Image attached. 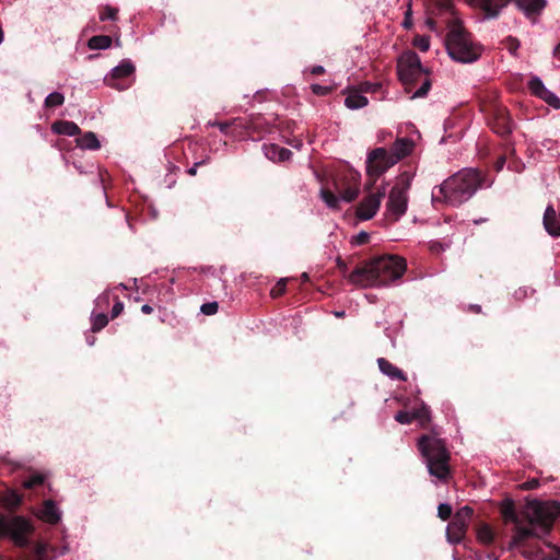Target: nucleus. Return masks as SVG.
Returning <instances> with one entry per match:
<instances>
[{"instance_id": "nucleus-1", "label": "nucleus", "mask_w": 560, "mask_h": 560, "mask_svg": "<svg viewBox=\"0 0 560 560\" xmlns=\"http://www.w3.org/2000/svg\"><path fill=\"white\" fill-rule=\"evenodd\" d=\"M505 524L512 523V537L508 550L518 551L525 558H544L540 539L548 535L560 516L559 502H529L525 510L517 512L509 500L501 508Z\"/></svg>"}, {"instance_id": "nucleus-2", "label": "nucleus", "mask_w": 560, "mask_h": 560, "mask_svg": "<svg viewBox=\"0 0 560 560\" xmlns=\"http://www.w3.org/2000/svg\"><path fill=\"white\" fill-rule=\"evenodd\" d=\"M407 269L406 260L399 256L384 255L358 265L348 277L359 287L387 285L400 279Z\"/></svg>"}, {"instance_id": "nucleus-3", "label": "nucleus", "mask_w": 560, "mask_h": 560, "mask_svg": "<svg viewBox=\"0 0 560 560\" xmlns=\"http://www.w3.org/2000/svg\"><path fill=\"white\" fill-rule=\"evenodd\" d=\"M485 183L486 176L479 170L464 168L444 180L439 186V192H432V200L459 206L469 200Z\"/></svg>"}, {"instance_id": "nucleus-4", "label": "nucleus", "mask_w": 560, "mask_h": 560, "mask_svg": "<svg viewBox=\"0 0 560 560\" xmlns=\"http://www.w3.org/2000/svg\"><path fill=\"white\" fill-rule=\"evenodd\" d=\"M418 450L425 459L429 474L446 482L451 477V454L445 442L434 435L424 434L418 440Z\"/></svg>"}, {"instance_id": "nucleus-5", "label": "nucleus", "mask_w": 560, "mask_h": 560, "mask_svg": "<svg viewBox=\"0 0 560 560\" xmlns=\"http://www.w3.org/2000/svg\"><path fill=\"white\" fill-rule=\"evenodd\" d=\"M35 530L32 522L24 516L0 515V537H8L19 548L31 547V537ZM46 545L35 542L32 545V552L37 560H43L46 555Z\"/></svg>"}, {"instance_id": "nucleus-6", "label": "nucleus", "mask_w": 560, "mask_h": 560, "mask_svg": "<svg viewBox=\"0 0 560 560\" xmlns=\"http://www.w3.org/2000/svg\"><path fill=\"white\" fill-rule=\"evenodd\" d=\"M446 49L450 57L459 62H474L480 55V47L475 45L471 35L458 21H455L446 35Z\"/></svg>"}, {"instance_id": "nucleus-7", "label": "nucleus", "mask_w": 560, "mask_h": 560, "mask_svg": "<svg viewBox=\"0 0 560 560\" xmlns=\"http://www.w3.org/2000/svg\"><path fill=\"white\" fill-rule=\"evenodd\" d=\"M479 109L486 115L490 128L501 137L512 132V120L505 107L499 104L494 95L479 98Z\"/></svg>"}, {"instance_id": "nucleus-8", "label": "nucleus", "mask_w": 560, "mask_h": 560, "mask_svg": "<svg viewBox=\"0 0 560 560\" xmlns=\"http://www.w3.org/2000/svg\"><path fill=\"white\" fill-rule=\"evenodd\" d=\"M397 73L407 92H411L416 83L420 81L424 74H429L422 67L419 56L412 50H407L399 56L397 60Z\"/></svg>"}, {"instance_id": "nucleus-9", "label": "nucleus", "mask_w": 560, "mask_h": 560, "mask_svg": "<svg viewBox=\"0 0 560 560\" xmlns=\"http://www.w3.org/2000/svg\"><path fill=\"white\" fill-rule=\"evenodd\" d=\"M361 175L352 168L339 171L332 178L334 189L347 202L357 199L360 191Z\"/></svg>"}, {"instance_id": "nucleus-10", "label": "nucleus", "mask_w": 560, "mask_h": 560, "mask_svg": "<svg viewBox=\"0 0 560 560\" xmlns=\"http://www.w3.org/2000/svg\"><path fill=\"white\" fill-rule=\"evenodd\" d=\"M393 156L384 148L372 150L366 159V174L370 180V187L375 184L377 178L394 164H389Z\"/></svg>"}, {"instance_id": "nucleus-11", "label": "nucleus", "mask_w": 560, "mask_h": 560, "mask_svg": "<svg viewBox=\"0 0 560 560\" xmlns=\"http://www.w3.org/2000/svg\"><path fill=\"white\" fill-rule=\"evenodd\" d=\"M474 510L466 505L459 509L447 526V538L453 544H458L464 538Z\"/></svg>"}, {"instance_id": "nucleus-12", "label": "nucleus", "mask_w": 560, "mask_h": 560, "mask_svg": "<svg viewBox=\"0 0 560 560\" xmlns=\"http://www.w3.org/2000/svg\"><path fill=\"white\" fill-rule=\"evenodd\" d=\"M136 71L135 65L129 59H124L118 66H116L109 74L104 79L107 86L124 91L128 89V84L122 83L121 80L130 77Z\"/></svg>"}, {"instance_id": "nucleus-13", "label": "nucleus", "mask_w": 560, "mask_h": 560, "mask_svg": "<svg viewBox=\"0 0 560 560\" xmlns=\"http://www.w3.org/2000/svg\"><path fill=\"white\" fill-rule=\"evenodd\" d=\"M408 196L399 192L397 189H390L386 202L385 220L392 224L397 222L407 211Z\"/></svg>"}, {"instance_id": "nucleus-14", "label": "nucleus", "mask_w": 560, "mask_h": 560, "mask_svg": "<svg viewBox=\"0 0 560 560\" xmlns=\"http://www.w3.org/2000/svg\"><path fill=\"white\" fill-rule=\"evenodd\" d=\"M385 197V188L377 190L376 192L366 196L357 207V217L360 220L372 219L377 210L380 209L382 199Z\"/></svg>"}, {"instance_id": "nucleus-15", "label": "nucleus", "mask_w": 560, "mask_h": 560, "mask_svg": "<svg viewBox=\"0 0 560 560\" xmlns=\"http://www.w3.org/2000/svg\"><path fill=\"white\" fill-rule=\"evenodd\" d=\"M518 10L534 23L547 5V0H512Z\"/></svg>"}, {"instance_id": "nucleus-16", "label": "nucleus", "mask_w": 560, "mask_h": 560, "mask_svg": "<svg viewBox=\"0 0 560 560\" xmlns=\"http://www.w3.org/2000/svg\"><path fill=\"white\" fill-rule=\"evenodd\" d=\"M413 149V141L408 138H399L397 139L392 148L389 155L393 156V160L389 162V164H396L401 159L406 158L411 153Z\"/></svg>"}, {"instance_id": "nucleus-17", "label": "nucleus", "mask_w": 560, "mask_h": 560, "mask_svg": "<svg viewBox=\"0 0 560 560\" xmlns=\"http://www.w3.org/2000/svg\"><path fill=\"white\" fill-rule=\"evenodd\" d=\"M542 223L545 230L550 236L555 238L560 236V221L553 206L549 205L546 208Z\"/></svg>"}, {"instance_id": "nucleus-18", "label": "nucleus", "mask_w": 560, "mask_h": 560, "mask_svg": "<svg viewBox=\"0 0 560 560\" xmlns=\"http://www.w3.org/2000/svg\"><path fill=\"white\" fill-rule=\"evenodd\" d=\"M264 152L266 158L272 162H284L292 155V152L289 149L275 143L264 144Z\"/></svg>"}, {"instance_id": "nucleus-19", "label": "nucleus", "mask_w": 560, "mask_h": 560, "mask_svg": "<svg viewBox=\"0 0 560 560\" xmlns=\"http://www.w3.org/2000/svg\"><path fill=\"white\" fill-rule=\"evenodd\" d=\"M482 11L486 12L487 16L495 18L499 15L501 9L506 7L509 0H472Z\"/></svg>"}, {"instance_id": "nucleus-20", "label": "nucleus", "mask_w": 560, "mask_h": 560, "mask_svg": "<svg viewBox=\"0 0 560 560\" xmlns=\"http://www.w3.org/2000/svg\"><path fill=\"white\" fill-rule=\"evenodd\" d=\"M380 371L392 380L407 381L406 374L385 358L377 359Z\"/></svg>"}, {"instance_id": "nucleus-21", "label": "nucleus", "mask_w": 560, "mask_h": 560, "mask_svg": "<svg viewBox=\"0 0 560 560\" xmlns=\"http://www.w3.org/2000/svg\"><path fill=\"white\" fill-rule=\"evenodd\" d=\"M51 130L57 135H66V136H79L81 135L80 127L69 120H57L51 125Z\"/></svg>"}, {"instance_id": "nucleus-22", "label": "nucleus", "mask_w": 560, "mask_h": 560, "mask_svg": "<svg viewBox=\"0 0 560 560\" xmlns=\"http://www.w3.org/2000/svg\"><path fill=\"white\" fill-rule=\"evenodd\" d=\"M40 517L43 521L49 524H57L60 521V513L54 501L47 500L44 502L40 511Z\"/></svg>"}, {"instance_id": "nucleus-23", "label": "nucleus", "mask_w": 560, "mask_h": 560, "mask_svg": "<svg viewBox=\"0 0 560 560\" xmlns=\"http://www.w3.org/2000/svg\"><path fill=\"white\" fill-rule=\"evenodd\" d=\"M77 145L81 149L97 150L101 148V143L96 135L92 131H88L81 137L75 139Z\"/></svg>"}, {"instance_id": "nucleus-24", "label": "nucleus", "mask_w": 560, "mask_h": 560, "mask_svg": "<svg viewBox=\"0 0 560 560\" xmlns=\"http://www.w3.org/2000/svg\"><path fill=\"white\" fill-rule=\"evenodd\" d=\"M113 38L109 35H94L88 40V47L92 50L107 49L112 46Z\"/></svg>"}, {"instance_id": "nucleus-25", "label": "nucleus", "mask_w": 560, "mask_h": 560, "mask_svg": "<svg viewBox=\"0 0 560 560\" xmlns=\"http://www.w3.org/2000/svg\"><path fill=\"white\" fill-rule=\"evenodd\" d=\"M369 103L368 98L358 91H352L345 100V104L350 109H359L366 106Z\"/></svg>"}, {"instance_id": "nucleus-26", "label": "nucleus", "mask_w": 560, "mask_h": 560, "mask_svg": "<svg viewBox=\"0 0 560 560\" xmlns=\"http://www.w3.org/2000/svg\"><path fill=\"white\" fill-rule=\"evenodd\" d=\"M412 180V174L410 172H402L398 177L397 180L392 189H397L399 192L407 195V191L409 190L411 186Z\"/></svg>"}, {"instance_id": "nucleus-27", "label": "nucleus", "mask_w": 560, "mask_h": 560, "mask_svg": "<svg viewBox=\"0 0 560 560\" xmlns=\"http://www.w3.org/2000/svg\"><path fill=\"white\" fill-rule=\"evenodd\" d=\"M23 501L22 494L15 490H8L2 498V502L8 509H16Z\"/></svg>"}, {"instance_id": "nucleus-28", "label": "nucleus", "mask_w": 560, "mask_h": 560, "mask_svg": "<svg viewBox=\"0 0 560 560\" xmlns=\"http://www.w3.org/2000/svg\"><path fill=\"white\" fill-rule=\"evenodd\" d=\"M413 420H419L422 428L427 427L431 421V412L423 402L420 408L412 412Z\"/></svg>"}, {"instance_id": "nucleus-29", "label": "nucleus", "mask_w": 560, "mask_h": 560, "mask_svg": "<svg viewBox=\"0 0 560 560\" xmlns=\"http://www.w3.org/2000/svg\"><path fill=\"white\" fill-rule=\"evenodd\" d=\"M320 196L324 202L331 209H339L340 199L329 188H322Z\"/></svg>"}, {"instance_id": "nucleus-30", "label": "nucleus", "mask_w": 560, "mask_h": 560, "mask_svg": "<svg viewBox=\"0 0 560 560\" xmlns=\"http://www.w3.org/2000/svg\"><path fill=\"white\" fill-rule=\"evenodd\" d=\"M118 8L112 5H103L98 8L100 20L104 21H116L118 19Z\"/></svg>"}, {"instance_id": "nucleus-31", "label": "nucleus", "mask_w": 560, "mask_h": 560, "mask_svg": "<svg viewBox=\"0 0 560 560\" xmlns=\"http://www.w3.org/2000/svg\"><path fill=\"white\" fill-rule=\"evenodd\" d=\"M477 537L479 541H481L485 545H490L494 541V533L492 528L487 524L479 527Z\"/></svg>"}, {"instance_id": "nucleus-32", "label": "nucleus", "mask_w": 560, "mask_h": 560, "mask_svg": "<svg viewBox=\"0 0 560 560\" xmlns=\"http://www.w3.org/2000/svg\"><path fill=\"white\" fill-rule=\"evenodd\" d=\"M528 89H529V91H530V93H532L533 95H535V96H537V97H539V98H540V97L542 96V94L548 90V89L544 85L542 81H541L539 78H537V77H534V78H532V79L529 80V82H528Z\"/></svg>"}, {"instance_id": "nucleus-33", "label": "nucleus", "mask_w": 560, "mask_h": 560, "mask_svg": "<svg viewBox=\"0 0 560 560\" xmlns=\"http://www.w3.org/2000/svg\"><path fill=\"white\" fill-rule=\"evenodd\" d=\"M63 102H65L63 94H61L59 92H52L45 98L44 105L47 108H54V107L61 106L63 104Z\"/></svg>"}, {"instance_id": "nucleus-34", "label": "nucleus", "mask_w": 560, "mask_h": 560, "mask_svg": "<svg viewBox=\"0 0 560 560\" xmlns=\"http://www.w3.org/2000/svg\"><path fill=\"white\" fill-rule=\"evenodd\" d=\"M108 324V317L105 313H100L92 318V331L98 332Z\"/></svg>"}, {"instance_id": "nucleus-35", "label": "nucleus", "mask_w": 560, "mask_h": 560, "mask_svg": "<svg viewBox=\"0 0 560 560\" xmlns=\"http://www.w3.org/2000/svg\"><path fill=\"white\" fill-rule=\"evenodd\" d=\"M422 78L423 81L421 83V86L413 92L411 98L424 97L429 93L432 85L431 80L429 79L428 74H424Z\"/></svg>"}, {"instance_id": "nucleus-36", "label": "nucleus", "mask_w": 560, "mask_h": 560, "mask_svg": "<svg viewBox=\"0 0 560 560\" xmlns=\"http://www.w3.org/2000/svg\"><path fill=\"white\" fill-rule=\"evenodd\" d=\"M45 481V476L42 474H35L30 476L27 479L23 481V487L25 489H33L37 486L43 485Z\"/></svg>"}, {"instance_id": "nucleus-37", "label": "nucleus", "mask_w": 560, "mask_h": 560, "mask_svg": "<svg viewBox=\"0 0 560 560\" xmlns=\"http://www.w3.org/2000/svg\"><path fill=\"white\" fill-rule=\"evenodd\" d=\"M540 98L555 109H560V98L549 90H547Z\"/></svg>"}, {"instance_id": "nucleus-38", "label": "nucleus", "mask_w": 560, "mask_h": 560, "mask_svg": "<svg viewBox=\"0 0 560 560\" xmlns=\"http://www.w3.org/2000/svg\"><path fill=\"white\" fill-rule=\"evenodd\" d=\"M211 126H215L220 129L221 132L228 135L229 132V129L231 126H235V125H240L241 126V119L240 118H235L231 121H214V122H209Z\"/></svg>"}, {"instance_id": "nucleus-39", "label": "nucleus", "mask_w": 560, "mask_h": 560, "mask_svg": "<svg viewBox=\"0 0 560 560\" xmlns=\"http://www.w3.org/2000/svg\"><path fill=\"white\" fill-rule=\"evenodd\" d=\"M285 290H287V280L285 279H280L276 283V285L271 289L270 295L273 299H277V298L283 295L285 293Z\"/></svg>"}, {"instance_id": "nucleus-40", "label": "nucleus", "mask_w": 560, "mask_h": 560, "mask_svg": "<svg viewBox=\"0 0 560 560\" xmlns=\"http://www.w3.org/2000/svg\"><path fill=\"white\" fill-rule=\"evenodd\" d=\"M503 44L512 55H516V51L520 48V40L516 37L508 36L503 40Z\"/></svg>"}, {"instance_id": "nucleus-41", "label": "nucleus", "mask_w": 560, "mask_h": 560, "mask_svg": "<svg viewBox=\"0 0 560 560\" xmlns=\"http://www.w3.org/2000/svg\"><path fill=\"white\" fill-rule=\"evenodd\" d=\"M395 420L401 424H409L413 421L412 412L400 410L395 415Z\"/></svg>"}, {"instance_id": "nucleus-42", "label": "nucleus", "mask_w": 560, "mask_h": 560, "mask_svg": "<svg viewBox=\"0 0 560 560\" xmlns=\"http://www.w3.org/2000/svg\"><path fill=\"white\" fill-rule=\"evenodd\" d=\"M438 515L441 520L447 521L452 516V506L446 503H441L438 508Z\"/></svg>"}, {"instance_id": "nucleus-43", "label": "nucleus", "mask_w": 560, "mask_h": 560, "mask_svg": "<svg viewBox=\"0 0 560 560\" xmlns=\"http://www.w3.org/2000/svg\"><path fill=\"white\" fill-rule=\"evenodd\" d=\"M311 89L312 92L317 96H326L330 94L334 90L331 86H324L320 84H312Z\"/></svg>"}, {"instance_id": "nucleus-44", "label": "nucleus", "mask_w": 560, "mask_h": 560, "mask_svg": "<svg viewBox=\"0 0 560 560\" xmlns=\"http://www.w3.org/2000/svg\"><path fill=\"white\" fill-rule=\"evenodd\" d=\"M200 310L205 315H214L219 310V304L217 302L205 303Z\"/></svg>"}, {"instance_id": "nucleus-45", "label": "nucleus", "mask_w": 560, "mask_h": 560, "mask_svg": "<svg viewBox=\"0 0 560 560\" xmlns=\"http://www.w3.org/2000/svg\"><path fill=\"white\" fill-rule=\"evenodd\" d=\"M382 88L380 83L364 82L360 85V92L362 93H374Z\"/></svg>"}, {"instance_id": "nucleus-46", "label": "nucleus", "mask_w": 560, "mask_h": 560, "mask_svg": "<svg viewBox=\"0 0 560 560\" xmlns=\"http://www.w3.org/2000/svg\"><path fill=\"white\" fill-rule=\"evenodd\" d=\"M415 45L417 48H419L421 51H427L430 48V40L425 36L417 37L415 40Z\"/></svg>"}, {"instance_id": "nucleus-47", "label": "nucleus", "mask_w": 560, "mask_h": 560, "mask_svg": "<svg viewBox=\"0 0 560 560\" xmlns=\"http://www.w3.org/2000/svg\"><path fill=\"white\" fill-rule=\"evenodd\" d=\"M115 304L112 308V319L118 317L122 311H124V303L118 299V296H115Z\"/></svg>"}, {"instance_id": "nucleus-48", "label": "nucleus", "mask_w": 560, "mask_h": 560, "mask_svg": "<svg viewBox=\"0 0 560 560\" xmlns=\"http://www.w3.org/2000/svg\"><path fill=\"white\" fill-rule=\"evenodd\" d=\"M430 250L434 254H440L441 252H444L445 250V247L442 243L440 242H432L430 244Z\"/></svg>"}, {"instance_id": "nucleus-49", "label": "nucleus", "mask_w": 560, "mask_h": 560, "mask_svg": "<svg viewBox=\"0 0 560 560\" xmlns=\"http://www.w3.org/2000/svg\"><path fill=\"white\" fill-rule=\"evenodd\" d=\"M370 240V235L366 232H361L357 237L355 242L359 245L366 244Z\"/></svg>"}, {"instance_id": "nucleus-50", "label": "nucleus", "mask_w": 560, "mask_h": 560, "mask_svg": "<svg viewBox=\"0 0 560 560\" xmlns=\"http://www.w3.org/2000/svg\"><path fill=\"white\" fill-rule=\"evenodd\" d=\"M337 267H338L339 271L346 277L348 267H347L346 261H343L340 257L337 259ZM348 277H349V275L347 276V278Z\"/></svg>"}, {"instance_id": "nucleus-51", "label": "nucleus", "mask_w": 560, "mask_h": 560, "mask_svg": "<svg viewBox=\"0 0 560 560\" xmlns=\"http://www.w3.org/2000/svg\"><path fill=\"white\" fill-rule=\"evenodd\" d=\"M539 482L538 480H530V481H527L525 483H523V488L524 489H536L538 487Z\"/></svg>"}, {"instance_id": "nucleus-52", "label": "nucleus", "mask_w": 560, "mask_h": 560, "mask_svg": "<svg viewBox=\"0 0 560 560\" xmlns=\"http://www.w3.org/2000/svg\"><path fill=\"white\" fill-rule=\"evenodd\" d=\"M101 30L108 33H117L119 31L118 26L115 24L105 25Z\"/></svg>"}, {"instance_id": "nucleus-53", "label": "nucleus", "mask_w": 560, "mask_h": 560, "mask_svg": "<svg viewBox=\"0 0 560 560\" xmlns=\"http://www.w3.org/2000/svg\"><path fill=\"white\" fill-rule=\"evenodd\" d=\"M203 163H205L203 161L195 163L190 168H188L187 173L190 176H195L197 174L198 166L202 165Z\"/></svg>"}, {"instance_id": "nucleus-54", "label": "nucleus", "mask_w": 560, "mask_h": 560, "mask_svg": "<svg viewBox=\"0 0 560 560\" xmlns=\"http://www.w3.org/2000/svg\"><path fill=\"white\" fill-rule=\"evenodd\" d=\"M311 73L315 75H320L325 73V69L322 66H314L311 70Z\"/></svg>"}, {"instance_id": "nucleus-55", "label": "nucleus", "mask_w": 560, "mask_h": 560, "mask_svg": "<svg viewBox=\"0 0 560 560\" xmlns=\"http://www.w3.org/2000/svg\"><path fill=\"white\" fill-rule=\"evenodd\" d=\"M504 164H505V158L500 156L495 162V170L501 171L503 168Z\"/></svg>"}, {"instance_id": "nucleus-56", "label": "nucleus", "mask_w": 560, "mask_h": 560, "mask_svg": "<svg viewBox=\"0 0 560 560\" xmlns=\"http://www.w3.org/2000/svg\"><path fill=\"white\" fill-rule=\"evenodd\" d=\"M468 311L471 312V313L479 314V313H481V306L478 305V304H469L468 305Z\"/></svg>"}, {"instance_id": "nucleus-57", "label": "nucleus", "mask_w": 560, "mask_h": 560, "mask_svg": "<svg viewBox=\"0 0 560 560\" xmlns=\"http://www.w3.org/2000/svg\"><path fill=\"white\" fill-rule=\"evenodd\" d=\"M410 15H411V13H410V10H409V11H407L405 20H404V23H402L406 28H409L411 26Z\"/></svg>"}, {"instance_id": "nucleus-58", "label": "nucleus", "mask_w": 560, "mask_h": 560, "mask_svg": "<svg viewBox=\"0 0 560 560\" xmlns=\"http://www.w3.org/2000/svg\"><path fill=\"white\" fill-rule=\"evenodd\" d=\"M141 312H142L143 314L149 315V314H151V313L153 312V308H152V306H150L149 304H144V305H142V307H141Z\"/></svg>"}, {"instance_id": "nucleus-59", "label": "nucleus", "mask_w": 560, "mask_h": 560, "mask_svg": "<svg viewBox=\"0 0 560 560\" xmlns=\"http://www.w3.org/2000/svg\"><path fill=\"white\" fill-rule=\"evenodd\" d=\"M553 57L560 60V43L553 49Z\"/></svg>"}, {"instance_id": "nucleus-60", "label": "nucleus", "mask_w": 560, "mask_h": 560, "mask_svg": "<svg viewBox=\"0 0 560 560\" xmlns=\"http://www.w3.org/2000/svg\"><path fill=\"white\" fill-rule=\"evenodd\" d=\"M548 546L557 551L558 558H560V548H557L552 546L551 544H548Z\"/></svg>"}, {"instance_id": "nucleus-61", "label": "nucleus", "mask_w": 560, "mask_h": 560, "mask_svg": "<svg viewBox=\"0 0 560 560\" xmlns=\"http://www.w3.org/2000/svg\"><path fill=\"white\" fill-rule=\"evenodd\" d=\"M88 342H89L90 346L94 345L95 338L94 337L88 338Z\"/></svg>"}, {"instance_id": "nucleus-62", "label": "nucleus", "mask_w": 560, "mask_h": 560, "mask_svg": "<svg viewBox=\"0 0 560 560\" xmlns=\"http://www.w3.org/2000/svg\"><path fill=\"white\" fill-rule=\"evenodd\" d=\"M302 279L304 281H307L308 280V275L306 272L302 273Z\"/></svg>"}, {"instance_id": "nucleus-63", "label": "nucleus", "mask_w": 560, "mask_h": 560, "mask_svg": "<svg viewBox=\"0 0 560 560\" xmlns=\"http://www.w3.org/2000/svg\"><path fill=\"white\" fill-rule=\"evenodd\" d=\"M428 24L432 27L435 24V22L432 19H429Z\"/></svg>"}, {"instance_id": "nucleus-64", "label": "nucleus", "mask_w": 560, "mask_h": 560, "mask_svg": "<svg viewBox=\"0 0 560 560\" xmlns=\"http://www.w3.org/2000/svg\"><path fill=\"white\" fill-rule=\"evenodd\" d=\"M100 299H101V300H103V299H104V300H106V303H108V295H104V296H102V298H100Z\"/></svg>"}]
</instances>
